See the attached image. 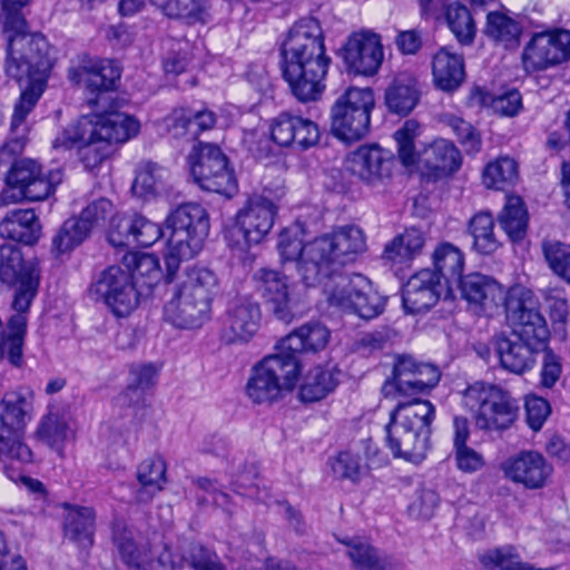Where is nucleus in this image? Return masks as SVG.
I'll list each match as a JSON object with an SVG mask.
<instances>
[{"label": "nucleus", "mask_w": 570, "mask_h": 570, "mask_svg": "<svg viewBox=\"0 0 570 570\" xmlns=\"http://www.w3.org/2000/svg\"><path fill=\"white\" fill-rule=\"evenodd\" d=\"M210 229L207 210L194 203L179 206L166 219V229L139 214H117L110 217L108 240L115 247L151 246L166 236L164 259L168 274L181 262L194 258L202 249Z\"/></svg>", "instance_id": "obj_1"}, {"label": "nucleus", "mask_w": 570, "mask_h": 570, "mask_svg": "<svg viewBox=\"0 0 570 570\" xmlns=\"http://www.w3.org/2000/svg\"><path fill=\"white\" fill-rule=\"evenodd\" d=\"M30 0H1L0 20L9 35L6 72L17 81L20 96L14 105L11 128L18 131L43 95L56 61V51L41 35L24 31L21 9Z\"/></svg>", "instance_id": "obj_2"}, {"label": "nucleus", "mask_w": 570, "mask_h": 570, "mask_svg": "<svg viewBox=\"0 0 570 570\" xmlns=\"http://www.w3.org/2000/svg\"><path fill=\"white\" fill-rule=\"evenodd\" d=\"M282 73L301 101L318 99L325 90L331 58L324 33L314 18H303L288 30L282 45Z\"/></svg>", "instance_id": "obj_3"}, {"label": "nucleus", "mask_w": 570, "mask_h": 570, "mask_svg": "<svg viewBox=\"0 0 570 570\" xmlns=\"http://www.w3.org/2000/svg\"><path fill=\"white\" fill-rule=\"evenodd\" d=\"M141 124L134 115L108 109L78 118L53 141L55 149L78 148L87 169L99 167L111 154L115 145H122L140 132Z\"/></svg>", "instance_id": "obj_4"}, {"label": "nucleus", "mask_w": 570, "mask_h": 570, "mask_svg": "<svg viewBox=\"0 0 570 570\" xmlns=\"http://www.w3.org/2000/svg\"><path fill=\"white\" fill-rule=\"evenodd\" d=\"M532 291L518 286L508 303L507 320L512 327V337L498 336L494 347L503 368L515 374L530 371L535 355L546 350L549 328Z\"/></svg>", "instance_id": "obj_5"}, {"label": "nucleus", "mask_w": 570, "mask_h": 570, "mask_svg": "<svg viewBox=\"0 0 570 570\" xmlns=\"http://www.w3.org/2000/svg\"><path fill=\"white\" fill-rule=\"evenodd\" d=\"M35 392L29 386L7 391L0 401V460L4 474L30 493H42V483L26 474L33 463V453L24 443V433L32 419Z\"/></svg>", "instance_id": "obj_6"}, {"label": "nucleus", "mask_w": 570, "mask_h": 570, "mask_svg": "<svg viewBox=\"0 0 570 570\" xmlns=\"http://www.w3.org/2000/svg\"><path fill=\"white\" fill-rule=\"evenodd\" d=\"M216 273L203 265L187 267L171 286L164 305V320L180 330H197L212 315V304L218 292Z\"/></svg>", "instance_id": "obj_7"}, {"label": "nucleus", "mask_w": 570, "mask_h": 570, "mask_svg": "<svg viewBox=\"0 0 570 570\" xmlns=\"http://www.w3.org/2000/svg\"><path fill=\"white\" fill-rule=\"evenodd\" d=\"M386 424V442L394 456L419 461L424 456L435 419V407L430 401L397 399Z\"/></svg>", "instance_id": "obj_8"}, {"label": "nucleus", "mask_w": 570, "mask_h": 570, "mask_svg": "<svg viewBox=\"0 0 570 570\" xmlns=\"http://www.w3.org/2000/svg\"><path fill=\"white\" fill-rule=\"evenodd\" d=\"M279 205L265 191L247 198L234 217L225 225L224 239L238 256L262 244L272 232Z\"/></svg>", "instance_id": "obj_9"}, {"label": "nucleus", "mask_w": 570, "mask_h": 570, "mask_svg": "<svg viewBox=\"0 0 570 570\" xmlns=\"http://www.w3.org/2000/svg\"><path fill=\"white\" fill-rule=\"evenodd\" d=\"M318 285L327 303L342 312L372 320L384 309L385 297L363 274H330L322 276Z\"/></svg>", "instance_id": "obj_10"}, {"label": "nucleus", "mask_w": 570, "mask_h": 570, "mask_svg": "<svg viewBox=\"0 0 570 570\" xmlns=\"http://www.w3.org/2000/svg\"><path fill=\"white\" fill-rule=\"evenodd\" d=\"M461 405L472 414L481 431L500 432L510 429L519 416L518 401L499 385L475 382L461 395Z\"/></svg>", "instance_id": "obj_11"}, {"label": "nucleus", "mask_w": 570, "mask_h": 570, "mask_svg": "<svg viewBox=\"0 0 570 570\" xmlns=\"http://www.w3.org/2000/svg\"><path fill=\"white\" fill-rule=\"evenodd\" d=\"M301 373L297 356L281 351L265 356L253 368L246 384L247 397L256 404H271L296 389Z\"/></svg>", "instance_id": "obj_12"}, {"label": "nucleus", "mask_w": 570, "mask_h": 570, "mask_svg": "<svg viewBox=\"0 0 570 570\" xmlns=\"http://www.w3.org/2000/svg\"><path fill=\"white\" fill-rule=\"evenodd\" d=\"M40 274L32 263L23 262L19 250L12 249L0 264V279L13 288L12 308L16 314L8 322L7 337L23 340L27 333V314L39 287Z\"/></svg>", "instance_id": "obj_13"}, {"label": "nucleus", "mask_w": 570, "mask_h": 570, "mask_svg": "<svg viewBox=\"0 0 570 570\" xmlns=\"http://www.w3.org/2000/svg\"><path fill=\"white\" fill-rule=\"evenodd\" d=\"M374 107L375 96L372 88H347L331 108L332 134L345 142L364 138L370 131Z\"/></svg>", "instance_id": "obj_14"}, {"label": "nucleus", "mask_w": 570, "mask_h": 570, "mask_svg": "<svg viewBox=\"0 0 570 570\" xmlns=\"http://www.w3.org/2000/svg\"><path fill=\"white\" fill-rule=\"evenodd\" d=\"M114 540L124 561L138 570H156L158 566L176 569L187 562L195 570H222L216 557L199 548L198 554L190 560H176L165 544L153 548H138L134 542L131 531L115 530Z\"/></svg>", "instance_id": "obj_15"}, {"label": "nucleus", "mask_w": 570, "mask_h": 570, "mask_svg": "<svg viewBox=\"0 0 570 570\" xmlns=\"http://www.w3.org/2000/svg\"><path fill=\"white\" fill-rule=\"evenodd\" d=\"M90 293L117 318L130 316L140 305L144 294L131 273L121 266L102 271L91 284Z\"/></svg>", "instance_id": "obj_16"}, {"label": "nucleus", "mask_w": 570, "mask_h": 570, "mask_svg": "<svg viewBox=\"0 0 570 570\" xmlns=\"http://www.w3.org/2000/svg\"><path fill=\"white\" fill-rule=\"evenodd\" d=\"M6 181L7 187L2 191L6 202H37L53 193L55 187L62 181V173L60 169H52L43 174L35 160L19 159L10 168Z\"/></svg>", "instance_id": "obj_17"}, {"label": "nucleus", "mask_w": 570, "mask_h": 570, "mask_svg": "<svg viewBox=\"0 0 570 570\" xmlns=\"http://www.w3.org/2000/svg\"><path fill=\"white\" fill-rule=\"evenodd\" d=\"M190 175L204 190L232 197L238 189L227 157L214 145H199L188 157Z\"/></svg>", "instance_id": "obj_18"}, {"label": "nucleus", "mask_w": 570, "mask_h": 570, "mask_svg": "<svg viewBox=\"0 0 570 570\" xmlns=\"http://www.w3.org/2000/svg\"><path fill=\"white\" fill-rule=\"evenodd\" d=\"M254 281L265 305L278 320L289 323L304 313L303 296L281 272L259 268L254 274Z\"/></svg>", "instance_id": "obj_19"}, {"label": "nucleus", "mask_w": 570, "mask_h": 570, "mask_svg": "<svg viewBox=\"0 0 570 570\" xmlns=\"http://www.w3.org/2000/svg\"><path fill=\"white\" fill-rule=\"evenodd\" d=\"M365 237L357 227H346L313 239L308 248L320 257L321 277L338 273V269L356 259L365 250Z\"/></svg>", "instance_id": "obj_20"}, {"label": "nucleus", "mask_w": 570, "mask_h": 570, "mask_svg": "<svg viewBox=\"0 0 570 570\" xmlns=\"http://www.w3.org/2000/svg\"><path fill=\"white\" fill-rule=\"evenodd\" d=\"M454 287L460 292L461 297L466 301L473 313L487 317H493L502 313L508 315V303L512 291L515 288L513 286L505 291L497 281L480 273L463 276Z\"/></svg>", "instance_id": "obj_21"}, {"label": "nucleus", "mask_w": 570, "mask_h": 570, "mask_svg": "<svg viewBox=\"0 0 570 570\" xmlns=\"http://www.w3.org/2000/svg\"><path fill=\"white\" fill-rule=\"evenodd\" d=\"M570 58V31L552 29L535 32L525 43L522 66L527 72L546 71Z\"/></svg>", "instance_id": "obj_22"}, {"label": "nucleus", "mask_w": 570, "mask_h": 570, "mask_svg": "<svg viewBox=\"0 0 570 570\" xmlns=\"http://www.w3.org/2000/svg\"><path fill=\"white\" fill-rule=\"evenodd\" d=\"M338 57L350 73L374 76L384 60L382 38L370 29L354 31L338 50Z\"/></svg>", "instance_id": "obj_23"}, {"label": "nucleus", "mask_w": 570, "mask_h": 570, "mask_svg": "<svg viewBox=\"0 0 570 570\" xmlns=\"http://www.w3.org/2000/svg\"><path fill=\"white\" fill-rule=\"evenodd\" d=\"M393 166L392 154L377 145L360 146L344 160L345 171L371 188L384 186Z\"/></svg>", "instance_id": "obj_24"}, {"label": "nucleus", "mask_w": 570, "mask_h": 570, "mask_svg": "<svg viewBox=\"0 0 570 570\" xmlns=\"http://www.w3.org/2000/svg\"><path fill=\"white\" fill-rule=\"evenodd\" d=\"M440 372L431 364L417 363L412 356H401L394 365V376L383 391L386 396L403 400L417 393H423L438 384Z\"/></svg>", "instance_id": "obj_25"}, {"label": "nucleus", "mask_w": 570, "mask_h": 570, "mask_svg": "<svg viewBox=\"0 0 570 570\" xmlns=\"http://www.w3.org/2000/svg\"><path fill=\"white\" fill-rule=\"evenodd\" d=\"M305 230L301 224L284 228L279 234L278 252L284 262H295L297 272L306 286H317L321 282L320 257L308 248L313 240L304 242Z\"/></svg>", "instance_id": "obj_26"}, {"label": "nucleus", "mask_w": 570, "mask_h": 570, "mask_svg": "<svg viewBox=\"0 0 570 570\" xmlns=\"http://www.w3.org/2000/svg\"><path fill=\"white\" fill-rule=\"evenodd\" d=\"M271 139L281 147L295 146L302 150L318 144V125L308 118L282 112L269 122Z\"/></svg>", "instance_id": "obj_27"}, {"label": "nucleus", "mask_w": 570, "mask_h": 570, "mask_svg": "<svg viewBox=\"0 0 570 570\" xmlns=\"http://www.w3.org/2000/svg\"><path fill=\"white\" fill-rule=\"evenodd\" d=\"M120 78V69L111 60L82 57L69 69V79L81 87L98 92L97 100L100 105L104 100V91L110 90Z\"/></svg>", "instance_id": "obj_28"}, {"label": "nucleus", "mask_w": 570, "mask_h": 570, "mask_svg": "<svg viewBox=\"0 0 570 570\" xmlns=\"http://www.w3.org/2000/svg\"><path fill=\"white\" fill-rule=\"evenodd\" d=\"M501 471L509 481L537 490L548 483L552 466L539 452L522 451L507 458L501 463Z\"/></svg>", "instance_id": "obj_29"}, {"label": "nucleus", "mask_w": 570, "mask_h": 570, "mask_svg": "<svg viewBox=\"0 0 570 570\" xmlns=\"http://www.w3.org/2000/svg\"><path fill=\"white\" fill-rule=\"evenodd\" d=\"M262 313L258 303L238 297L228 305L223 334L227 342H247L258 331Z\"/></svg>", "instance_id": "obj_30"}, {"label": "nucleus", "mask_w": 570, "mask_h": 570, "mask_svg": "<svg viewBox=\"0 0 570 570\" xmlns=\"http://www.w3.org/2000/svg\"><path fill=\"white\" fill-rule=\"evenodd\" d=\"M462 165V156L456 146L444 138H438L420 151L416 170L433 178L453 175Z\"/></svg>", "instance_id": "obj_31"}, {"label": "nucleus", "mask_w": 570, "mask_h": 570, "mask_svg": "<svg viewBox=\"0 0 570 570\" xmlns=\"http://www.w3.org/2000/svg\"><path fill=\"white\" fill-rule=\"evenodd\" d=\"M342 380V371L334 363L316 364L298 376V399L304 403L320 402L333 393Z\"/></svg>", "instance_id": "obj_32"}, {"label": "nucleus", "mask_w": 570, "mask_h": 570, "mask_svg": "<svg viewBox=\"0 0 570 570\" xmlns=\"http://www.w3.org/2000/svg\"><path fill=\"white\" fill-rule=\"evenodd\" d=\"M440 276L425 268L414 274L403 288V305L411 313L425 312L436 304L442 295Z\"/></svg>", "instance_id": "obj_33"}, {"label": "nucleus", "mask_w": 570, "mask_h": 570, "mask_svg": "<svg viewBox=\"0 0 570 570\" xmlns=\"http://www.w3.org/2000/svg\"><path fill=\"white\" fill-rule=\"evenodd\" d=\"M331 338L330 330L317 322L306 323L277 343V351L284 355H294L296 353H316L324 350Z\"/></svg>", "instance_id": "obj_34"}, {"label": "nucleus", "mask_w": 570, "mask_h": 570, "mask_svg": "<svg viewBox=\"0 0 570 570\" xmlns=\"http://www.w3.org/2000/svg\"><path fill=\"white\" fill-rule=\"evenodd\" d=\"M159 367L154 363H136L129 367L127 386L117 396L119 406H138L145 403L147 394L156 386Z\"/></svg>", "instance_id": "obj_35"}, {"label": "nucleus", "mask_w": 570, "mask_h": 570, "mask_svg": "<svg viewBox=\"0 0 570 570\" xmlns=\"http://www.w3.org/2000/svg\"><path fill=\"white\" fill-rule=\"evenodd\" d=\"M433 83L442 91L452 92L461 87L465 79L464 59L461 55L441 48L432 58Z\"/></svg>", "instance_id": "obj_36"}, {"label": "nucleus", "mask_w": 570, "mask_h": 570, "mask_svg": "<svg viewBox=\"0 0 570 570\" xmlns=\"http://www.w3.org/2000/svg\"><path fill=\"white\" fill-rule=\"evenodd\" d=\"M37 433L41 441L61 453L65 444L76 436V422L67 411H51L40 421Z\"/></svg>", "instance_id": "obj_37"}, {"label": "nucleus", "mask_w": 570, "mask_h": 570, "mask_svg": "<svg viewBox=\"0 0 570 570\" xmlns=\"http://www.w3.org/2000/svg\"><path fill=\"white\" fill-rule=\"evenodd\" d=\"M433 264L436 274L446 283L445 297H454V286L463 277V252L451 243H442L434 249Z\"/></svg>", "instance_id": "obj_38"}, {"label": "nucleus", "mask_w": 570, "mask_h": 570, "mask_svg": "<svg viewBox=\"0 0 570 570\" xmlns=\"http://www.w3.org/2000/svg\"><path fill=\"white\" fill-rule=\"evenodd\" d=\"M385 105L391 112L407 115L419 101L417 82L413 75L400 72L385 90Z\"/></svg>", "instance_id": "obj_39"}, {"label": "nucleus", "mask_w": 570, "mask_h": 570, "mask_svg": "<svg viewBox=\"0 0 570 570\" xmlns=\"http://www.w3.org/2000/svg\"><path fill=\"white\" fill-rule=\"evenodd\" d=\"M424 243L420 229L407 228L385 245L383 259L391 266H405L421 253Z\"/></svg>", "instance_id": "obj_40"}, {"label": "nucleus", "mask_w": 570, "mask_h": 570, "mask_svg": "<svg viewBox=\"0 0 570 570\" xmlns=\"http://www.w3.org/2000/svg\"><path fill=\"white\" fill-rule=\"evenodd\" d=\"M466 105L479 109H491L494 114L501 116L513 117L520 111L522 99L517 90L493 96L482 87H473L468 96Z\"/></svg>", "instance_id": "obj_41"}, {"label": "nucleus", "mask_w": 570, "mask_h": 570, "mask_svg": "<svg viewBox=\"0 0 570 570\" xmlns=\"http://www.w3.org/2000/svg\"><path fill=\"white\" fill-rule=\"evenodd\" d=\"M40 227L31 209H17L7 214L0 225L3 237L26 245H32L39 237Z\"/></svg>", "instance_id": "obj_42"}, {"label": "nucleus", "mask_w": 570, "mask_h": 570, "mask_svg": "<svg viewBox=\"0 0 570 570\" xmlns=\"http://www.w3.org/2000/svg\"><path fill=\"white\" fill-rule=\"evenodd\" d=\"M65 535L86 549L92 544L95 512L88 507L66 504Z\"/></svg>", "instance_id": "obj_43"}, {"label": "nucleus", "mask_w": 570, "mask_h": 570, "mask_svg": "<svg viewBox=\"0 0 570 570\" xmlns=\"http://www.w3.org/2000/svg\"><path fill=\"white\" fill-rule=\"evenodd\" d=\"M121 267L131 273L132 279L141 291L144 287L151 289L163 278L159 261L153 254L128 253L124 257Z\"/></svg>", "instance_id": "obj_44"}, {"label": "nucleus", "mask_w": 570, "mask_h": 570, "mask_svg": "<svg viewBox=\"0 0 570 570\" xmlns=\"http://www.w3.org/2000/svg\"><path fill=\"white\" fill-rule=\"evenodd\" d=\"M481 179L483 186L489 189L505 190L511 188L519 180L518 163L509 156L498 157L484 166Z\"/></svg>", "instance_id": "obj_45"}, {"label": "nucleus", "mask_w": 570, "mask_h": 570, "mask_svg": "<svg viewBox=\"0 0 570 570\" xmlns=\"http://www.w3.org/2000/svg\"><path fill=\"white\" fill-rule=\"evenodd\" d=\"M494 226L493 216L487 212L476 213L469 220L468 232L473 239V249L479 254L489 255L500 247Z\"/></svg>", "instance_id": "obj_46"}, {"label": "nucleus", "mask_w": 570, "mask_h": 570, "mask_svg": "<svg viewBox=\"0 0 570 570\" xmlns=\"http://www.w3.org/2000/svg\"><path fill=\"white\" fill-rule=\"evenodd\" d=\"M342 542L348 547L347 553L356 570H393L391 560L381 557L366 540L356 538Z\"/></svg>", "instance_id": "obj_47"}, {"label": "nucleus", "mask_w": 570, "mask_h": 570, "mask_svg": "<svg viewBox=\"0 0 570 570\" xmlns=\"http://www.w3.org/2000/svg\"><path fill=\"white\" fill-rule=\"evenodd\" d=\"M481 564L488 570H554V568H535L521 561L513 547L489 549L480 554Z\"/></svg>", "instance_id": "obj_48"}, {"label": "nucleus", "mask_w": 570, "mask_h": 570, "mask_svg": "<svg viewBox=\"0 0 570 570\" xmlns=\"http://www.w3.org/2000/svg\"><path fill=\"white\" fill-rule=\"evenodd\" d=\"M502 228L512 240L521 239L528 227V212L519 196H508L499 215Z\"/></svg>", "instance_id": "obj_49"}, {"label": "nucleus", "mask_w": 570, "mask_h": 570, "mask_svg": "<svg viewBox=\"0 0 570 570\" xmlns=\"http://www.w3.org/2000/svg\"><path fill=\"white\" fill-rule=\"evenodd\" d=\"M445 21L456 40L471 45L476 35V26L470 10L461 3H452L445 10Z\"/></svg>", "instance_id": "obj_50"}, {"label": "nucleus", "mask_w": 570, "mask_h": 570, "mask_svg": "<svg viewBox=\"0 0 570 570\" xmlns=\"http://www.w3.org/2000/svg\"><path fill=\"white\" fill-rule=\"evenodd\" d=\"M163 13L171 19L184 20L187 23L205 21V4L203 0H150Z\"/></svg>", "instance_id": "obj_51"}, {"label": "nucleus", "mask_w": 570, "mask_h": 570, "mask_svg": "<svg viewBox=\"0 0 570 570\" xmlns=\"http://www.w3.org/2000/svg\"><path fill=\"white\" fill-rule=\"evenodd\" d=\"M165 170L154 163L146 161L139 164L136 176L131 185L132 194L144 200L157 196Z\"/></svg>", "instance_id": "obj_52"}, {"label": "nucleus", "mask_w": 570, "mask_h": 570, "mask_svg": "<svg viewBox=\"0 0 570 570\" xmlns=\"http://www.w3.org/2000/svg\"><path fill=\"white\" fill-rule=\"evenodd\" d=\"M422 134L421 125L414 120H406L395 132L394 140L401 163L411 169L415 168L420 151L415 150L414 141Z\"/></svg>", "instance_id": "obj_53"}, {"label": "nucleus", "mask_w": 570, "mask_h": 570, "mask_svg": "<svg viewBox=\"0 0 570 570\" xmlns=\"http://www.w3.org/2000/svg\"><path fill=\"white\" fill-rule=\"evenodd\" d=\"M441 121L451 128L466 154L475 155L481 150V135L470 122L451 112H443Z\"/></svg>", "instance_id": "obj_54"}, {"label": "nucleus", "mask_w": 570, "mask_h": 570, "mask_svg": "<svg viewBox=\"0 0 570 570\" xmlns=\"http://www.w3.org/2000/svg\"><path fill=\"white\" fill-rule=\"evenodd\" d=\"M370 444H357L341 452L333 462V471L341 478L355 481L364 468L362 453L370 458Z\"/></svg>", "instance_id": "obj_55"}, {"label": "nucleus", "mask_w": 570, "mask_h": 570, "mask_svg": "<svg viewBox=\"0 0 570 570\" xmlns=\"http://www.w3.org/2000/svg\"><path fill=\"white\" fill-rule=\"evenodd\" d=\"M137 480L148 493L160 491L166 482V463L160 456L144 460L137 470Z\"/></svg>", "instance_id": "obj_56"}, {"label": "nucleus", "mask_w": 570, "mask_h": 570, "mask_svg": "<svg viewBox=\"0 0 570 570\" xmlns=\"http://www.w3.org/2000/svg\"><path fill=\"white\" fill-rule=\"evenodd\" d=\"M542 249L552 272L570 283V245L557 240L544 242Z\"/></svg>", "instance_id": "obj_57"}, {"label": "nucleus", "mask_w": 570, "mask_h": 570, "mask_svg": "<svg viewBox=\"0 0 570 570\" xmlns=\"http://www.w3.org/2000/svg\"><path fill=\"white\" fill-rule=\"evenodd\" d=\"M85 226L76 218L67 219L52 239L53 249L63 254L80 245L88 236Z\"/></svg>", "instance_id": "obj_58"}, {"label": "nucleus", "mask_w": 570, "mask_h": 570, "mask_svg": "<svg viewBox=\"0 0 570 570\" xmlns=\"http://www.w3.org/2000/svg\"><path fill=\"white\" fill-rule=\"evenodd\" d=\"M485 32L495 40L515 42L521 33L520 26L501 12H490L487 19Z\"/></svg>", "instance_id": "obj_59"}, {"label": "nucleus", "mask_w": 570, "mask_h": 570, "mask_svg": "<svg viewBox=\"0 0 570 570\" xmlns=\"http://www.w3.org/2000/svg\"><path fill=\"white\" fill-rule=\"evenodd\" d=\"M525 421L532 431H540L551 414L550 403L542 396L530 393L524 396Z\"/></svg>", "instance_id": "obj_60"}, {"label": "nucleus", "mask_w": 570, "mask_h": 570, "mask_svg": "<svg viewBox=\"0 0 570 570\" xmlns=\"http://www.w3.org/2000/svg\"><path fill=\"white\" fill-rule=\"evenodd\" d=\"M164 126L168 134L175 138L191 137L193 132V108L179 107L174 109L165 119Z\"/></svg>", "instance_id": "obj_61"}, {"label": "nucleus", "mask_w": 570, "mask_h": 570, "mask_svg": "<svg viewBox=\"0 0 570 570\" xmlns=\"http://www.w3.org/2000/svg\"><path fill=\"white\" fill-rule=\"evenodd\" d=\"M453 460L459 471L465 474H474L487 465L484 455L470 445L453 449Z\"/></svg>", "instance_id": "obj_62"}, {"label": "nucleus", "mask_w": 570, "mask_h": 570, "mask_svg": "<svg viewBox=\"0 0 570 570\" xmlns=\"http://www.w3.org/2000/svg\"><path fill=\"white\" fill-rule=\"evenodd\" d=\"M168 52L164 58V69L167 73L178 75L183 72L188 63V43L185 40L168 41Z\"/></svg>", "instance_id": "obj_63"}, {"label": "nucleus", "mask_w": 570, "mask_h": 570, "mask_svg": "<svg viewBox=\"0 0 570 570\" xmlns=\"http://www.w3.org/2000/svg\"><path fill=\"white\" fill-rule=\"evenodd\" d=\"M112 210L114 206L109 200L99 199L86 207L76 219L90 233L94 227L104 223L111 215Z\"/></svg>", "instance_id": "obj_64"}]
</instances>
